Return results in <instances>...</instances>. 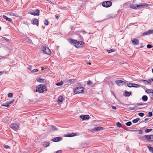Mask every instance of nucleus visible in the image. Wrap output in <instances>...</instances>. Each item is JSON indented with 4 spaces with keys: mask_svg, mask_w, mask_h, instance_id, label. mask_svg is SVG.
Listing matches in <instances>:
<instances>
[{
    "mask_svg": "<svg viewBox=\"0 0 153 153\" xmlns=\"http://www.w3.org/2000/svg\"><path fill=\"white\" fill-rule=\"evenodd\" d=\"M38 71V70L37 69H34L32 71V72H37Z\"/></svg>",
    "mask_w": 153,
    "mask_h": 153,
    "instance_id": "obj_48",
    "label": "nucleus"
},
{
    "mask_svg": "<svg viewBox=\"0 0 153 153\" xmlns=\"http://www.w3.org/2000/svg\"><path fill=\"white\" fill-rule=\"evenodd\" d=\"M140 85L136 84L133 83V87L137 88L139 87Z\"/></svg>",
    "mask_w": 153,
    "mask_h": 153,
    "instance_id": "obj_35",
    "label": "nucleus"
},
{
    "mask_svg": "<svg viewBox=\"0 0 153 153\" xmlns=\"http://www.w3.org/2000/svg\"><path fill=\"white\" fill-rule=\"evenodd\" d=\"M63 100V99L62 96H60L58 98V101L59 102H62Z\"/></svg>",
    "mask_w": 153,
    "mask_h": 153,
    "instance_id": "obj_25",
    "label": "nucleus"
},
{
    "mask_svg": "<svg viewBox=\"0 0 153 153\" xmlns=\"http://www.w3.org/2000/svg\"><path fill=\"white\" fill-rule=\"evenodd\" d=\"M139 137L142 140H143L144 139V138L145 137V136H140Z\"/></svg>",
    "mask_w": 153,
    "mask_h": 153,
    "instance_id": "obj_51",
    "label": "nucleus"
},
{
    "mask_svg": "<svg viewBox=\"0 0 153 153\" xmlns=\"http://www.w3.org/2000/svg\"><path fill=\"white\" fill-rule=\"evenodd\" d=\"M46 88V87L44 85L42 84L39 85L36 87V92H38L40 93H43L44 91V90Z\"/></svg>",
    "mask_w": 153,
    "mask_h": 153,
    "instance_id": "obj_1",
    "label": "nucleus"
},
{
    "mask_svg": "<svg viewBox=\"0 0 153 153\" xmlns=\"http://www.w3.org/2000/svg\"><path fill=\"white\" fill-rule=\"evenodd\" d=\"M148 34H149L148 33V31H146V32H144L143 33V36H145L146 35H147Z\"/></svg>",
    "mask_w": 153,
    "mask_h": 153,
    "instance_id": "obj_42",
    "label": "nucleus"
},
{
    "mask_svg": "<svg viewBox=\"0 0 153 153\" xmlns=\"http://www.w3.org/2000/svg\"><path fill=\"white\" fill-rule=\"evenodd\" d=\"M33 24L34 25H36L38 26L39 22L38 20L36 19H35L33 21Z\"/></svg>",
    "mask_w": 153,
    "mask_h": 153,
    "instance_id": "obj_18",
    "label": "nucleus"
},
{
    "mask_svg": "<svg viewBox=\"0 0 153 153\" xmlns=\"http://www.w3.org/2000/svg\"><path fill=\"white\" fill-rule=\"evenodd\" d=\"M75 79H70L67 80L66 82V83L68 85H70L71 84H73L75 82Z\"/></svg>",
    "mask_w": 153,
    "mask_h": 153,
    "instance_id": "obj_13",
    "label": "nucleus"
},
{
    "mask_svg": "<svg viewBox=\"0 0 153 153\" xmlns=\"http://www.w3.org/2000/svg\"><path fill=\"white\" fill-rule=\"evenodd\" d=\"M43 69H44V68L42 67V70H43Z\"/></svg>",
    "mask_w": 153,
    "mask_h": 153,
    "instance_id": "obj_63",
    "label": "nucleus"
},
{
    "mask_svg": "<svg viewBox=\"0 0 153 153\" xmlns=\"http://www.w3.org/2000/svg\"><path fill=\"white\" fill-rule=\"evenodd\" d=\"M116 125L119 128L122 127L121 124L119 122H117L116 123Z\"/></svg>",
    "mask_w": 153,
    "mask_h": 153,
    "instance_id": "obj_33",
    "label": "nucleus"
},
{
    "mask_svg": "<svg viewBox=\"0 0 153 153\" xmlns=\"http://www.w3.org/2000/svg\"><path fill=\"white\" fill-rule=\"evenodd\" d=\"M141 81H142V82H143L145 84L147 85L148 84H151L149 82H148L146 80L142 79L141 80Z\"/></svg>",
    "mask_w": 153,
    "mask_h": 153,
    "instance_id": "obj_21",
    "label": "nucleus"
},
{
    "mask_svg": "<svg viewBox=\"0 0 153 153\" xmlns=\"http://www.w3.org/2000/svg\"><path fill=\"white\" fill-rule=\"evenodd\" d=\"M80 42L79 45H80V46L81 45H83L84 43V42Z\"/></svg>",
    "mask_w": 153,
    "mask_h": 153,
    "instance_id": "obj_55",
    "label": "nucleus"
},
{
    "mask_svg": "<svg viewBox=\"0 0 153 153\" xmlns=\"http://www.w3.org/2000/svg\"><path fill=\"white\" fill-rule=\"evenodd\" d=\"M4 147L5 148H6V149L8 148L9 147V146L7 145H5L4 146Z\"/></svg>",
    "mask_w": 153,
    "mask_h": 153,
    "instance_id": "obj_56",
    "label": "nucleus"
},
{
    "mask_svg": "<svg viewBox=\"0 0 153 153\" xmlns=\"http://www.w3.org/2000/svg\"><path fill=\"white\" fill-rule=\"evenodd\" d=\"M10 127L14 130L17 131L19 128V126L16 123H12L10 125Z\"/></svg>",
    "mask_w": 153,
    "mask_h": 153,
    "instance_id": "obj_6",
    "label": "nucleus"
},
{
    "mask_svg": "<svg viewBox=\"0 0 153 153\" xmlns=\"http://www.w3.org/2000/svg\"><path fill=\"white\" fill-rule=\"evenodd\" d=\"M131 92H129L127 91H126L125 92V96L126 97L129 96L130 95H131Z\"/></svg>",
    "mask_w": 153,
    "mask_h": 153,
    "instance_id": "obj_22",
    "label": "nucleus"
},
{
    "mask_svg": "<svg viewBox=\"0 0 153 153\" xmlns=\"http://www.w3.org/2000/svg\"><path fill=\"white\" fill-rule=\"evenodd\" d=\"M80 117L83 120H88L90 118V117L89 115H81Z\"/></svg>",
    "mask_w": 153,
    "mask_h": 153,
    "instance_id": "obj_12",
    "label": "nucleus"
},
{
    "mask_svg": "<svg viewBox=\"0 0 153 153\" xmlns=\"http://www.w3.org/2000/svg\"><path fill=\"white\" fill-rule=\"evenodd\" d=\"M147 6H148V5L146 4L145 3H143L142 4L137 5L136 6H134V5L133 4H131L129 5L130 7L131 8L135 9L138 8H141Z\"/></svg>",
    "mask_w": 153,
    "mask_h": 153,
    "instance_id": "obj_2",
    "label": "nucleus"
},
{
    "mask_svg": "<svg viewBox=\"0 0 153 153\" xmlns=\"http://www.w3.org/2000/svg\"><path fill=\"white\" fill-rule=\"evenodd\" d=\"M15 13H10V15H12V16H14L15 15Z\"/></svg>",
    "mask_w": 153,
    "mask_h": 153,
    "instance_id": "obj_57",
    "label": "nucleus"
},
{
    "mask_svg": "<svg viewBox=\"0 0 153 153\" xmlns=\"http://www.w3.org/2000/svg\"><path fill=\"white\" fill-rule=\"evenodd\" d=\"M107 51L108 53H110L114 51V50L113 49H111V50H107Z\"/></svg>",
    "mask_w": 153,
    "mask_h": 153,
    "instance_id": "obj_43",
    "label": "nucleus"
},
{
    "mask_svg": "<svg viewBox=\"0 0 153 153\" xmlns=\"http://www.w3.org/2000/svg\"><path fill=\"white\" fill-rule=\"evenodd\" d=\"M132 43L134 45H137L139 44V41L138 40L136 39H134L132 40Z\"/></svg>",
    "mask_w": 153,
    "mask_h": 153,
    "instance_id": "obj_15",
    "label": "nucleus"
},
{
    "mask_svg": "<svg viewBox=\"0 0 153 153\" xmlns=\"http://www.w3.org/2000/svg\"><path fill=\"white\" fill-rule=\"evenodd\" d=\"M153 91V90L150 89H147L146 90V92L148 94H152V91Z\"/></svg>",
    "mask_w": 153,
    "mask_h": 153,
    "instance_id": "obj_23",
    "label": "nucleus"
},
{
    "mask_svg": "<svg viewBox=\"0 0 153 153\" xmlns=\"http://www.w3.org/2000/svg\"><path fill=\"white\" fill-rule=\"evenodd\" d=\"M153 130V129L152 128H149L146 130L145 131V132L146 133H148L152 131Z\"/></svg>",
    "mask_w": 153,
    "mask_h": 153,
    "instance_id": "obj_30",
    "label": "nucleus"
},
{
    "mask_svg": "<svg viewBox=\"0 0 153 153\" xmlns=\"http://www.w3.org/2000/svg\"><path fill=\"white\" fill-rule=\"evenodd\" d=\"M140 120V119L137 118L136 119H134L132 120V122L134 123H137L138 121Z\"/></svg>",
    "mask_w": 153,
    "mask_h": 153,
    "instance_id": "obj_29",
    "label": "nucleus"
},
{
    "mask_svg": "<svg viewBox=\"0 0 153 153\" xmlns=\"http://www.w3.org/2000/svg\"><path fill=\"white\" fill-rule=\"evenodd\" d=\"M62 139L60 137H56L51 140V141L54 142H57L62 140Z\"/></svg>",
    "mask_w": 153,
    "mask_h": 153,
    "instance_id": "obj_11",
    "label": "nucleus"
},
{
    "mask_svg": "<svg viewBox=\"0 0 153 153\" xmlns=\"http://www.w3.org/2000/svg\"><path fill=\"white\" fill-rule=\"evenodd\" d=\"M56 19H58V18H59V16H56Z\"/></svg>",
    "mask_w": 153,
    "mask_h": 153,
    "instance_id": "obj_62",
    "label": "nucleus"
},
{
    "mask_svg": "<svg viewBox=\"0 0 153 153\" xmlns=\"http://www.w3.org/2000/svg\"><path fill=\"white\" fill-rule=\"evenodd\" d=\"M69 41L71 43L75 44L74 45L76 47L78 48L80 47V45H79L80 42H78L76 40L74 39H70Z\"/></svg>",
    "mask_w": 153,
    "mask_h": 153,
    "instance_id": "obj_5",
    "label": "nucleus"
},
{
    "mask_svg": "<svg viewBox=\"0 0 153 153\" xmlns=\"http://www.w3.org/2000/svg\"><path fill=\"white\" fill-rule=\"evenodd\" d=\"M145 137L149 142L153 141V134L149 135H145Z\"/></svg>",
    "mask_w": 153,
    "mask_h": 153,
    "instance_id": "obj_8",
    "label": "nucleus"
},
{
    "mask_svg": "<svg viewBox=\"0 0 153 153\" xmlns=\"http://www.w3.org/2000/svg\"><path fill=\"white\" fill-rule=\"evenodd\" d=\"M31 68H32V67H31V66H30V65H29V66H28V68H27V69H28L29 71H31V70H32Z\"/></svg>",
    "mask_w": 153,
    "mask_h": 153,
    "instance_id": "obj_47",
    "label": "nucleus"
},
{
    "mask_svg": "<svg viewBox=\"0 0 153 153\" xmlns=\"http://www.w3.org/2000/svg\"><path fill=\"white\" fill-rule=\"evenodd\" d=\"M138 115L141 117H143L144 116V114L143 113L140 112L138 113Z\"/></svg>",
    "mask_w": 153,
    "mask_h": 153,
    "instance_id": "obj_39",
    "label": "nucleus"
},
{
    "mask_svg": "<svg viewBox=\"0 0 153 153\" xmlns=\"http://www.w3.org/2000/svg\"><path fill=\"white\" fill-rule=\"evenodd\" d=\"M6 104H2L1 106H5L9 108V106H10L8 103L7 102L6 103Z\"/></svg>",
    "mask_w": 153,
    "mask_h": 153,
    "instance_id": "obj_28",
    "label": "nucleus"
},
{
    "mask_svg": "<svg viewBox=\"0 0 153 153\" xmlns=\"http://www.w3.org/2000/svg\"><path fill=\"white\" fill-rule=\"evenodd\" d=\"M3 39H4L6 40L7 41H10V40L9 39H7V38L5 37H3Z\"/></svg>",
    "mask_w": 153,
    "mask_h": 153,
    "instance_id": "obj_53",
    "label": "nucleus"
},
{
    "mask_svg": "<svg viewBox=\"0 0 153 153\" xmlns=\"http://www.w3.org/2000/svg\"><path fill=\"white\" fill-rule=\"evenodd\" d=\"M128 109H129L130 110H134L135 109V107H129L128 108Z\"/></svg>",
    "mask_w": 153,
    "mask_h": 153,
    "instance_id": "obj_52",
    "label": "nucleus"
},
{
    "mask_svg": "<svg viewBox=\"0 0 153 153\" xmlns=\"http://www.w3.org/2000/svg\"><path fill=\"white\" fill-rule=\"evenodd\" d=\"M137 105H143V103H137Z\"/></svg>",
    "mask_w": 153,
    "mask_h": 153,
    "instance_id": "obj_54",
    "label": "nucleus"
},
{
    "mask_svg": "<svg viewBox=\"0 0 153 153\" xmlns=\"http://www.w3.org/2000/svg\"><path fill=\"white\" fill-rule=\"evenodd\" d=\"M104 129V128L98 126L95 127L94 128L93 130L96 131H99L100 130H102Z\"/></svg>",
    "mask_w": 153,
    "mask_h": 153,
    "instance_id": "obj_14",
    "label": "nucleus"
},
{
    "mask_svg": "<svg viewBox=\"0 0 153 153\" xmlns=\"http://www.w3.org/2000/svg\"><path fill=\"white\" fill-rule=\"evenodd\" d=\"M137 131H139V134H142L143 133V131L142 130H138Z\"/></svg>",
    "mask_w": 153,
    "mask_h": 153,
    "instance_id": "obj_45",
    "label": "nucleus"
},
{
    "mask_svg": "<svg viewBox=\"0 0 153 153\" xmlns=\"http://www.w3.org/2000/svg\"><path fill=\"white\" fill-rule=\"evenodd\" d=\"M63 84V82L62 81H61L57 83L56 84V85L57 86H60Z\"/></svg>",
    "mask_w": 153,
    "mask_h": 153,
    "instance_id": "obj_37",
    "label": "nucleus"
},
{
    "mask_svg": "<svg viewBox=\"0 0 153 153\" xmlns=\"http://www.w3.org/2000/svg\"><path fill=\"white\" fill-rule=\"evenodd\" d=\"M62 151L61 150H60L57 151L56 152V153H62Z\"/></svg>",
    "mask_w": 153,
    "mask_h": 153,
    "instance_id": "obj_50",
    "label": "nucleus"
},
{
    "mask_svg": "<svg viewBox=\"0 0 153 153\" xmlns=\"http://www.w3.org/2000/svg\"><path fill=\"white\" fill-rule=\"evenodd\" d=\"M152 72L153 73V68L152 69Z\"/></svg>",
    "mask_w": 153,
    "mask_h": 153,
    "instance_id": "obj_64",
    "label": "nucleus"
},
{
    "mask_svg": "<svg viewBox=\"0 0 153 153\" xmlns=\"http://www.w3.org/2000/svg\"><path fill=\"white\" fill-rule=\"evenodd\" d=\"M142 100H143L144 101H146L147 100H148V97H147V96H146V95H144L143 96L142 98Z\"/></svg>",
    "mask_w": 153,
    "mask_h": 153,
    "instance_id": "obj_19",
    "label": "nucleus"
},
{
    "mask_svg": "<svg viewBox=\"0 0 153 153\" xmlns=\"http://www.w3.org/2000/svg\"><path fill=\"white\" fill-rule=\"evenodd\" d=\"M14 100L13 99L9 102L8 101L7 102L8 103V104H9V105L10 106V105L12 104L13 103V102H14Z\"/></svg>",
    "mask_w": 153,
    "mask_h": 153,
    "instance_id": "obj_31",
    "label": "nucleus"
},
{
    "mask_svg": "<svg viewBox=\"0 0 153 153\" xmlns=\"http://www.w3.org/2000/svg\"><path fill=\"white\" fill-rule=\"evenodd\" d=\"M44 79H41L40 78H39L37 79L36 80L38 82H43L44 81Z\"/></svg>",
    "mask_w": 153,
    "mask_h": 153,
    "instance_id": "obj_26",
    "label": "nucleus"
},
{
    "mask_svg": "<svg viewBox=\"0 0 153 153\" xmlns=\"http://www.w3.org/2000/svg\"><path fill=\"white\" fill-rule=\"evenodd\" d=\"M102 5L105 7H108L111 6L112 4L111 2L110 1H104L102 3Z\"/></svg>",
    "mask_w": 153,
    "mask_h": 153,
    "instance_id": "obj_4",
    "label": "nucleus"
},
{
    "mask_svg": "<svg viewBox=\"0 0 153 153\" xmlns=\"http://www.w3.org/2000/svg\"><path fill=\"white\" fill-rule=\"evenodd\" d=\"M147 31L149 35L153 34V30H149Z\"/></svg>",
    "mask_w": 153,
    "mask_h": 153,
    "instance_id": "obj_32",
    "label": "nucleus"
},
{
    "mask_svg": "<svg viewBox=\"0 0 153 153\" xmlns=\"http://www.w3.org/2000/svg\"><path fill=\"white\" fill-rule=\"evenodd\" d=\"M127 86L129 87H133V83H128L127 84Z\"/></svg>",
    "mask_w": 153,
    "mask_h": 153,
    "instance_id": "obj_41",
    "label": "nucleus"
},
{
    "mask_svg": "<svg viewBox=\"0 0 153 153\" xmlns=\"http://www.w3.org/2000/svg\"><path fill=\"white\" fill-rule=\"evenodd\" d=\"M84 88L82 87H78L76 88L75 90L74 93L75 94L82 93L84 92Z\"/></svg>",
    "mask_w": 153,
    "mask_h": 153,
    "instance_id": "obj_3",
    "label": "nucleus"
},
{
    "mask_svg": "<svg viewBox=\"0 0 153 153\" xmlns=\"http://www.w3.org/2000/svg\"><path fill=\"white\" fill-rule=\"evenodd\" d=\"M115 83L118 85H123L125 83L124 81L119 79L116 80Z\"/></svg>",
    "mask_w": 153,
    "mask_h": 153,
    "instance_id": "obj_9",
    "label": "nucleus"
},
{
    "mask_svg": "<svg viewBox=\"0 0 153 153\" xmlns=\"http://www.w3.org/2000/svg\"><path fill=\"white\" fill-rule=\"evenodd\" d=\"M51 129L53 131H56L57 130V128L54 126L51 125L50 126Z\"/></svg>",
    "mask_w": 153,
    "mask_h": 153,
    "instance_id": "obj_24",
    "label": "nucleus"
},
{
    "mask_svg": "<svg viewBox=\"0 0 153 153\" xmlns=\"http://www.w3.org/2000/svg\"><path fill=\"white\" fill-rule=\"evenodd\" d=\"M7 96L8 97L11 98L13 97V94L11 93H9L8 94Z\"/></svg>",
    "mask_w": 153,
    "mask_h": 153,
    "instance_id": "obj_38",
    "label": "nucleus"
},
{
    "mask_svg": "<svg viewBox=\"0 0 153 153\" xmlns=\"http://www.w3.org/2000/svg\"><path fill=\"white\" fill-rule=\"evenodd\" d=\"M112 108L114 109H115V110L116 109V107L115 106H112Z\"/></svg>",
    "mask_w": 153,
    "mask_h": 153,
    "instance_id": "obj_59",
    "label": "nucleus"
},
{
    "mask_svg": "<svg viewBox=\"0 0 153 153\" xmlns=\"http://www.w3.org/2000/svg\"><path fill=\"white\" fill-rule=\"evenodd\" d=\"M126 126H129L131 125L132 123L131 121H128L126 123Z\"/></svg>",
    "mask_w": 153,
    "mask_h": 153,
    "instance_id": "obj_34",
    "label": "nucleus"
},
{
    "mask_svg": "<svg viewBox=\"0 0 153 153\" xmlns=\"http://www.w3.org/2000/svg\"><path fill=\"white\" fill-rule=\"evenodd\" d=\"M42 51L44 53L49 55L51 53V51L47 47H44L42 49Z\"/></svg>",
    "mask_w": 153,
    "mask_h": 153,
    "instance_id": "obj_7",
    "label": "nucleus"
},
{
    "mask_svg": "<svg viewBox=\"0 0 153 153\" xmlns=\"http://www.w3.org/2000/svg\"><path fill=\"white\" fill-rule=\"evenodd\" d=\"M138 130H128L127 131H137Z\"/></svg>",
    "mask_w": 153,
    "mask_h": 153,
    "instance_id": "obj_49",
    "label": "nucleus"
},
{
    "mask_svg": "<svg viewBox=\"0 0 153 153\" xmlns=\"http://www.w3.org/2000/svg\"><path fill=\"white\" fill-rule=\"evenodd\" d=\"M148 120H149L148 118H146L145 119V120L146 121Z\"/></svg>",
    "mask_w": 153,
    "mask_h": 153,
    "instance_id": "obj_61",
    "label": "nucleus"
},
{
    "mask_svg": "<svg viewBox=\"0 0 153 153\" xmlns=\"http://www.w3.org/2000/svg\"><path fill=\"white\" fill-rule=\"evenodd\" d=\"M152 46L149 44H148L147 45V47L148 48H151L152 47Z\"/></svg>",
    "mask_w": 153,
    "mask_h": 153,
    "instance_id": "obj_44",
    "label": "nucleus"
},
{
    "mask_svg": "<svg viewBox=\"0 0 153 153\" xmlns=\"http://www.w3.org/2000/svg\"><path fill=\"white\" fill-rule=\"evenodd\" d=\"M50 144V143L49 142H43V145L45 147H47L49 146Z\"/></svg>",
    "mask_w": 153,
    "mask_h": 153,
    "instance_id": "obj_20",
    "label": "nucleus"
},
{
    "mask_svg": "<svg viewBox=\"0 0 153 153\" xmlns=\"http://www.w3.org/2000/svg\"><path fill=\"white\" fill-rule=\"evenodd\" d=\"M2 17L3 19H5L7 21L10 22H12V20L10 18H9L7 17V16L5 15H3L2 16Z\"/></svg>",
    "mask_w": 153,
    "mask_h": 153,
    "instance_id": "obj_17",
    "label": "nucleus"
},
{
    "mask_svg": "<svg viewBox=\"0 0 153 153\" xmlns=\"http://www.w3.org/2000/svg\"><path fill=\"white\" fill-rule=\"evenodd\" d=\"M44 24L46 25H48L49 22L48 20L47 19H45V20Z\"/></svg>",
    "mask_w": 153,
    "mask_h": 153,
    "instance_id": "obj_40",
    "label": "nucleus"
},
{
    "mask_svg": "<svg viewBox=\"0 0 153 153\" xmlns=\"http://www.w3.org/2000/svg\"><path fill=\"white\" fill-rule=\"evenodd\" d=\"M92 84V82L90 80H88L87 82V85L88 86L91 85Z\"/></svg>",
    "mask_w": 153,
    "mask_h": 153,
    "instance_id": "obj_36",
    "label": "nucleus"
},
{
    "mask_svg": "<svg viewBox=\"0 0 153 153\" xmlns=\"http://www.w3.org/2000/svg\"><path fill=\"white\" fill-rule=\"evenodd\" d=\"M30 14L34 16H39V10L36 9L34 12H30Z\"/></svg>",
    "mask_w": 153,
    "mask_h": 153,
    "instance_id": "obj_10",
    "label": "nucleus"
},
{
    "mask_svg": "<svg viewBox=\"0 0 153 153\" xmlns=\"http://www.w3.org/2000/svg\"><path fill=\"white\" fill-rule=\"evenodd\" d=\"M76 135V134L75 133H72L69 134H66L65 136L66 137H71Z\"/></svg>",
    "mask_w": 153,
    "mask_h": 153,
    "instance_id": "obj_16",
    "label": "nucleus"
},
{
    "mask_svg": "<svg viewBox=\"0 0 153 153\" xmlns=\"http://www.w3.org/2000/svg\"><path fill=\"white\" fill-rule=\"evenodd\" d=\"M149 115L148 116V117H150L152 116V112H149L148 113Z\"/></svg>",
    "mask_w": 153,
    "mask_h": 153,
    "instance_id": "obj_46",
    "label": "nucleus"
},
{
    "mask_svg": "<svg viewBox=\"0 0 153 153\" xmlns=\"http://www.w3.org/2000/svg\"><path fill=\"white\" fill-rule=\"evenodd\" d=\"M3 74V72L2 71H0V75H2Z\"/></svg>",
    "mask_w": 153,
    "mask_h": 153,
    "instance_id": "obj_60",
    "label": "nucleus"
},
{
    "mask_svg": "<svg viewBox=\"0 0 153 153\" xmlns=\"http://www.w3.org/2000/svg\"><path fill=\"white\" fill-rule=\"evenodd\" d=\"M148 81H149L150 82H151L152 81H153V79H149L148 80Z\"/></svg>",
    "mask_w": 153,
    "mask_h": 153,
    "instance_id": "obj_58",
    "label": "nucleus"
},
{
    "mask_svg": "<svg viewBox=\"0 0 153 153\" xmlns=\"http://www.w3.org/2000/svg\"><path fill=\"white\" fill-rule=\"evenodd\" d=\"M149 149V150L150 152L153 153V148L150 146H147Z\"/></svg>",
    "mask_w": 153,
    "mask_h": 153,
    "instance_id": "obj_27",
    "label": "nucleus"
}]
</instances>
